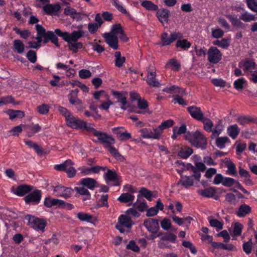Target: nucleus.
I'll return each instance as SVG.
<instances>
[{
  "label": "nucleus",
  "instance_id": "44",
  "mask_svg": "<svg viewBox=\"0 0 257 257\" xmlns=\"http://www.w3.org/2000/svg\"><path fill=\"white\" fill-rule=\"evenodd\" d=\"M68 48L70 50L72 51L73 53H77L78 49H81L83 48V44L81 42H71L68 45Z\"/></svg>",
  "mask_w": 257,
  "mask_h": 257
},
{
  "label": "nucleus",
  "instance_id": "30",
  "mask_svg": "<svg viewBox=\"0 0 257 257\" xmlns=\"http://www.w3.org/2000/svg\"><path fill=\"white\" fill-rule=\"evenodd\" d=\"M251 208L245 204L241 205L236 213L237 216L242 217L248 214L251 212Z\"/></svg>",
  "mask_w": 257,
  "mask_h": 257
},
{
  "label": "nucleus",
  "instance_id": "14",
  "mask_svg": "<svg viewBox=\"0 0 257 257\" xmlns=\"http://www.w3.org/2000/svg\"><path fill=\"white\" fill-rule=\"evenodd\" d=\"M79 184L83 186L86 187L90 190H93L97 187V182L93 178H84L80 180Z\"/></svg>",
  "mask_w": 257,
  "mask_h": 257
},
{
  "label": "nucleus",
  "instance_id": "49",
  "mask_svg": "<svg viewBox=\"0 0 257 257\" xmlns=\"http://www.w3.org/2000/svg\"><path fill=\"white\" fill-rule=\"evenodd\" d=\"M246 83V80L243 77H241L236 80L233 83L234 88L237 90H241L243 88V85Z\"/></svg>",
  "mask_w": 257,
  "mask_h": 257
},
{
  "label": "nucleus",
  "instance_id": "43",
  "mask_svg": "<svg viewBox=\"0 0 257 257\" xmlns=\"http://www.w3.org/2000/svg\"><path fill=\"white\" fill-rule=\"evenodd\" d=\"M142 6L149 11H156L158 9V6L150 1H144L142 3Z\"/></svg>",
  "mask_w": 257,
  "mask_h": 257
},
{
  "label": "nucleus",
  "instance_id": "18",
  "mask_svg": "<svg viewBox=\"0 0 257 257\" xmlns=\"http://www.w3.org/2000/svg\"><path fill=\"white\" fill-rule=\"evenodd\" d=\"M42 37L44 38V43H47L50 41L53 44H54L56 47H59L60 45L58 43V39L54 34V32L51 31H47V35Z\"/></svg>",
  "mask_w": 257,
  "mask_h": 257
},
{
  "label": "nucleus",
  "instance_id": "62",
  "mask_svg": "<svg viewBox=\"0 0 257 257\" xmlns=\"http://www.w3.org/2000/svg\"><path fill=\"white\" fill-rule=\"evenodd\" d=\"M100 27L95 23H89L87 26L88 31L91 34L95 33Z\"/></svg>",
  "mask_w": 257,
  "mask_h": 257
},
{
  "label": "nucleus",
  "instance_id": "63",
  "mask_svg": "<svg viewBox=\"0 0 257 257\" xmlns=\"http://www.w3.org/2000/svg\"><path fill=\"white\" fill-rule=\"evenodd\" d=\"M235 182L236 180L232 178L224 177L222 185L225 187H230Z\"/></svg>",
  "mask_w": 257,
  "mask_h": 257
},
{
  "label": "nucleus",
  "instance_id": "8",
  "mask_svg": "<svg viewBox=\"0 0 257 257\" xmlns=\"http://www.w3.org/2000/svg\"><path fill=\"white\" fill-rule=\"evenodd\" d=\"M74 192L71 188L66 187L62 185H57L53 189L55 196L62 197L66 199L70 197Z\"/></svg>",
  "mask_w": 257,
  "mask_h": 257
},
{
  "label": "nucleus",
  "instance_id": "11",
  "mask_svg": "<svg viewBox=\"0 0 257 257\" xmlns=\"http://www.w3.org/2000/svg\"><path fill=\"white\" fill-rule=\"evenodd\" d=\"M104 37L105 39V42L110 47L114 50H117L118 48V38L114 34H105Z\"/></svg>",
  "mask_w": 257,
  "mask_h": 257
},
{
  "label": "nucleus",
  "instance_id": "3",
  "mask_svg": "<svg viewBox=\"0 0 257 257\" xmlns=\"http://www.w3.org/2000/svg\"><path fill=\"white\" fill-rule=\"evenodd\" d=\"M24 219L28 221L27 224L35 230L44 232L47 225V222L45 219L28 214L25 216Z\"/></svg>",
  "mask_w": 257,
  "mask_h": 257
},
{
  "label": "nucleus",
  "instance_id": "34",
  "mask_svg": "<svg viewBox=\"0 0 257 257\" xmlns=\"http://www.w3.org/2000/svg\"><path fill=\"white\" fill-rule=\"evenodd\" d=\"M114 57L115 58L114 61L115 66L118 68L121 67L125 62L126 59L125 57H122L121 53L119 51H117L114 53Z\"/></svg>",
  "mask_w": 257,
  "mask_h": 257
},
{
  "label": "nucleus",
  "instance_id": "64",
  "mask_svg": "<svg viewBox=\"0 0 257 257\" xmlns=\"http://www.w3.org/2000/svg\"><path fill=\"white\" fill-rule=\"evenodd\" d=\"M174 99L172 102L174 103H178V104L182 105H187V102L179 95H175L173 96Z\"/></svg>",
  "mask_w": 257,
  "mask_h": 257
},
{
  "label": "nucleus",
  "instance_id": "23",
  "mask_svg": "<svg viewBox=\"0 0 257 257\" xmlns=\"http://www.w3.org/2000/svg\"><path fill=\"white\" fill-rule=\"evenodd\" d=\"M141 196L144 197L148 200L151 201L153 198H155L156 196L154 195L153 192L145 187H141L139 191L138 198Z\"/></svg>",
  "mask_w": 257,
  "mask_h": 257
},
{
  "label": "nucleus",
  "instance_id": "48",
  "mask_svg": "<svg viewBox=\"0 0 257 257\" xmlns=\"http://www.w3.org/2000/svg\"><path fill=\"white\" fill-rule=\"evenodd\" d=\"M227 168V173L229 175L233 176H237V173L236 169V166L235 164L231 161L229 162L226 164Z\"/></svg>",
  "mask_w": 257,
  "mask_h": 257
},
{
  "label": "nucleus",
  "instance_id": "36",
  "mask_svg": "<svg viewBox=\"0 0 257 257\" xmlns=\"http://www.w3.org/2000/svg\"><path fill=\"white\" fill-rule=\"evenodd\" d=\"M134 199V195L127 193H123L118 198V200L122 203H132Z\"/></svg>",
  "mask_w": 257,
  "mask_h": 257
},
{
  "label": "nucleus",
  "instance_id": "32",
  "mask_svg": "<svg viewBox=\"0 0 257 257\" xmlns=\"http://www.w3.org/2000/svg\"><path fill=\"white\" fill-rule=\"evenodd\" d=\"M118 177L116 172L110 169H107V172L104 174V178L106 182L108 181H116L118 180Z\"/></svg>",
  "mask_w": 257,
  "mask_h": 257
},
{
  "label": "nucleus",
  "instance_id": "35",
  "mask_svg": "<svg viewBox=\"0 0 257 257\" xmlns=\"http://www.w3.org/2000/svg\"><path fill=\"white\" fill-rule=\"evenodd\" d=\"M194 180L193 176H182L181 179L179 181V183L183 186L185 188H188L193 185Z\"/></svg>",
  "mask_w": 257,
  "mask_h": 257
},
{
  "label": "nucleus",
  "instance_id": "55",
  "mask_svg": "<svg viewBox=\"0 0 257 257\" xmlns=\"http://www.w3.org/2000/svg\"><path fill=\"white\" fill-rule=\"evenodd\" d=\"M162 240H167L174 243L176 240V236L173 233H165L164 235L161 237Z\"/></svg>",
  "mask_w": 257,
  "mask_h": 257
},
{
  "label": "nucleus",
  "instance_id": "26",
  "mask_svg": "<svg viewBox=\"0 0 257 257\" xmlns=\"http://www.w3.org/2000/svg\"><path fill=\"white\" fill-rule=\"evenodd\" d=\"M227 134L233 140H235L238 136L240 132V129L237 125L235 124L230 125L227 130Z\"/></svg>",
  "mask_w": 257,
  "mask_h": 257
},
{
  "label": "nucleus",
  "instance_id": "54",
  "mask_svg": "<svg viewBox=\"0 0 257 257\" xmlns=\"http://www.w3.org/2000/svg\"><path fill=\"white\" fill-rule=\"evenodd\" d=\"M50 109V106L47 104H42L37 107L38 112L43 115L46 114L48 113Z\"/></svg>",
  "mask_w": 257,
  "mask_h": 257
},
{
  "label": "nucleus",
  "instance_id": "19",
  "mask_svg": "<svg viewBox=\"0 0 257 257\" xmlns=\"http://www.w3.org/2000/svg\"><path fill=\"white\" fill-rule=\"evenodd\" d=\"M61 7L58 3L55 4H48L43 7L44 11L49 15H52L54 13L60 11Z\"/></svg>",
  "mask_w": 257,
  "mask_h": 257
},
{
  "label": "nucleus",
  "instance_id": "10",
  "mask_svg": "<svg viewBox=\"0 0 257 257\" xmlns=\"http://www.w3.org/2000/svg\"><path fill=\"white\" fill-rule=\"evenodd\" d=\"M187 110L191 116L198 121H201L204 118V113L201 108L195 105H191L187 108Z\"/></svg>",
  "mask_w": 257,
  "mask_h": 257
},
{
  "label": "nucleus",
  "instance_id": "58",
  "mask_svg": "<svg viewBox=\"0 0 257 257\" xmlns=\"http://www.w3.org/2000/svg\"><path fill=\"white\" fill-rule=\"evenodd\" d=\"M134 205L135 206L136 208L138 209L140 212L144 211L148 207L147 202L144 200L143 202H138V200L137 203H135Z\"/></svg>",
  "mask_w": 257,
  "mask_h": 257
},
{
  "label": "nucleus",
  "instance_id": "45",
  "mask_svg": "<svg viewBox=\"0 0 257 257\" xmlns=\"http://www.w3.org/2000/svg\"><path fill=\"white\" fill-rule=\"evenodd\" d=\"M112 5L119 11L120 12L130 16V14L126 11L125 8L123 6L121 3L119 2L118 0H112Z\"/></svg>",
  "mask_w": 257,
  "mask_h": 257
},
{
  "label": "nucleus",
  "instance_id": "27",
  "mask_svg": "<svg viewBox=\"0 0 257 257\" xmlns=\"http://www.w3.org/2000/svg\"><path fill=\"white\" fill-rule=\"evenodd\" d=\"M98 167L93 166L91 167H88L83 166L78 168V170L81 172V173L83 176L89 175L92 173L96 174L98 171Z\"/></svg>",
  "mask_w": 257,
  "mask_h": 257
},
{
  "label": "nucleus",
  "instance_id": "46",
  "mask_svg": "<svg viewBox=\"0 0 257 257\" xmlns=\"http://www.w3.org/2000/svg\"><path fill=\"white\" fill-rule=\"evenodd\" d=\"M239 19L245 22H249L252 21H256L257 18L253 14L245 12L240 16Z\"/></svg>",
  "mask_w": 257,
  "mask_h": 257
},
{
  "label": "nucleus",
  "instance_id": "53",
  "mask_svg": "<svg viewBox=\"0 0 257 257\" xmlns=\"http://www.w3.org/2000/svg\"><path fill=\"white\" fill-rule=\"evenodd\" d=\"M108 195H102L101 198L98 200L97 206L99 207H108Z\"/></svg>",
  "mask_w": 257,
  "mask_h": 257
},
{
  "label": "nucleus",
  "instance_id": "31",
  "mask_svg": "<svg viewBox=\"0 0 257 257\" xmlns=\"http://www.w3.org/2000/svg\"><path fill=\"white\" fill-rule=\"evenodd\" d=\"M7 113L9 115L10 119L12 120L15 118H22L25 116L24 112L19 110L9 109Z\"/></svg>",
  "mask_w": 257,
  "mask_h": 257
},
{
  "label": "nucleus",
  "instance_id": "16",
  "mask_svg": "<svg viewBox=\"0 0 257 257\" xmlns=\"http://www.w3.org/2000/svg\"><path fill=\"white\" fill-rule=\"evenodd\" d=\"M193 153V149L188 146H182L178 152V156L181 158L186 159Z\"/></svg>",
  "mask_w": 257,
  "mask_h": 257
},
{
  "label": "nucleus",
  "instance_id": "39",
  "mask_svg": "<svg viewBox=\"0 0 257 257\" xmlns=\"http://www.w3.org/2000/svg\"><path fill=\"white\" fill-rule=\"evenodd\" d=\"M77 216L81 221H85L87 222H91L92 219L93 218L92 215L83 212H78L77 214Z\"/></svg>",
  "mask_w": 257,
  "mask_h": 257
},
{
  "label": "nucleus",
  "instance_id": "57",
  "mask_svg": "<svg viewBox=\"0 0 257 257\" xmlns=\"http://www.w3.org/2000/svg\"><path fill=\"white\" fill-rule=\"evenodd\" d=\"M58 110L60 112V113L65 116L66 121L68 120V119L72 116V114L71 112L66 108L60 106L58 107Z\"/></svg>",
  "mask_w": 257,
  "mask_h": 257
},
{
  "label": "nucleus",
  "instance_id": "17",
  "mask_svg": "<svg viewBox=\"0 0 257 257\" xmlns=\"http://www.w3.org/2000/svg\"><path fill=\"white\" fill-rule=\"evenodd\" d=\"M62 203L63 202L62 200L52 198L50 196H48L45 198L44 205L48 208H51L53 206H56L59 208L60 204Z\"/></svg>",
  "mask_w": 257,
  "mask_h": 257
},
{
  "label": "nucleus",
  "instance_id": "28",
  "mask_svg": "<svg viewBox=\"0 0 257 257\" xmlns=\"http://www.w3.org/2000/svg\"><path fill=\"white\" fill-rule=\"evenodd\" d=\"M78 90L77 89L71 90L70 93L68 95V98L69 102L73 104H78L80 103V100L77 97Z\"/></svg>",
  "mask_w": 257,
  "mask_h": 257
},
{
  "label": "nucleus",
  "instance_id": "33",
  "mask_svg": "<svg viewBox=\"0 0 257 257\" xmlns=\"http://www.w3.org/2000/svg\"><path fill=\"white\" fill-rule=\"evenodd\" d=\"M174 124V121L172 119H168L163 121L160 125L157 127L159 132L160 133L161 136L163 133V130L169 128L173 126Z\"/></svg>",
  "mask_w": 257,
  "mask_h": 257
},
{
  "label": "nucleus",
  "instance_id": "25",
  "mask_svg": "<svg viewBox=\"0 0 257 257\" xmlns=\"http://www.w3.org/2000/svg\"><path fill=\"white\" fill-rule=\"evenodd\" d=\"M226 17L229 20L232 25L234 27H236L242 29H245V24L238 19L236 15H228L226 16Z\"/></svg>",
  "mask_w": 257,
  "mask_h": 257
},
{
  "label": "nucleus",
  "instance_id": "41",
  "mask_svg": "<svg viewBox=\"0 0 257 257\" xmlns=\"http://www.w3.org/2000/svg\"><path fill=\"white\" fill-rule=\"evenodd\" d=\"M166 67H171L173 71H178L181 68V65L176 59H171L167 63Z\"/></svg>",
  "mask_w": 257,
  "mask_h": 257
},
{
  "label": "nucleus",
  "instance_id": "29",
  "mask_svg": "<svg viewBox=\"0 0 257 257\" xmlns=\"http://www.w3.org/2000/svg\"><path fill=\"white\" fill-rule=\"evenodd\" d=\"M41 130V126L39 124H32V125L28 126L26 130L27 135L28 137H33L35 134Z\"/></svg>",
  "mask_w": 257,
  "mask_h": 257
},
{
  "label": "nucleus",
  "instance_id": "7",
  "mask_svg": "<svg viewBox=\"0 0 257 257\" xmlns=\"http://www.w3.org/2000/svg\"><path fill=\"white\" fill-rule=\"evenodd\" d=\"M208 60L211 63L217 64L222 58V54L216 47H211L208 50Z\"/></svg>",
  "mask_w": 257,
  "mask_h": 257
},
{
  "label": "nucleus",
  "instance_id": "1",
  "mask_svg": "<svg viewBox=\"0 0 257 257\" xmlns=\"http://www.w3.org/2000/svg\"><path fill=\"white\" fill-rule=\"evenodd\" d=\"M66 123L68 126L73 129L85 131L89 133H92L94 136L97 137L98 141L101 143L105 144L104 148L115 159L120 162H123L124 160V157L118 152L115 147L112 146L115 143V140L111 136L105 133L97 131L90 125H88L86 121L78 117H76L73 115L67 120Z\"/></svg>",
  "mask_w": 257,
  "mask_h": 257
},
{
  "label": "nucleus",
  "instance_id": "22",
  "mask_svg": "<svg viewBox=\"0 0 257 257\" xmlns=\"http://www.w3.org/2000/svg\"><path fill=\"white\" fill-rule=\"evenodd\" d=\"M178 40L176 43L175 46L180 50L187 51L191 46V43L186 39Z\"/></svg>",
  "mask_w": 257,
  "mask_h": 257
},
{
  "label": "nucleus",
  "instance_id": "50",
  "mask_svg": "<svg viewBox=\"0 0 257 257\" xmlns=\"http://www.w3.org/2000/svg\"><path fill=\"white\" fill-rule=\"evenodd\" d=\"M209 222L210 225L216 228V231H218L223 228V224L218 220L216 219H209Z\"/></svg>",
  "mask_w": 257,
  "mask_h": 257
},
{
  "label": "nucleus",
  "instance_id": "59",
  "mask_svg": "<svg viewBox=\"0 0 257 257\" xmlns=\"http://www.w3.org/2000/svg\"><path fill=\"white\" fill-rule=\"evenodd\" d=\"M160 224L161 227L165 230H168L171 228V220L167 218H164Z\"/></svg>",
  "mask_w": 257,
  "mask_h": 257
},
{
  "label": "nucleus",
  "instance_id": "2",
  "mask_svg": "<svg viewBox=\"0 0 257 257\" xmlns=\"http://www.w3.org/2000/svg\"><path fill=\"white\" fill-rule=\"evenodd\" d=\"M185 140L188 141L192 146L200 148L202 150L207 148V140L203 133L199 131L194 132H188L185 136Z\"/></svg>",
  "mask_w": 257,
  "mask_h": 257
},
{
  "label": "nucleus",
  "instance_id": "37",
  "mask_svg": "<svg viewBox=\"0 0 257 257\" xmlns=\"http://www.w3.org/2000/svg\"><path fill=\"white\" fill-rule=\"evenodd\" d=\"M74 190L79 194L84 195L86 197L83 198V201L90 199L91 198V194L87 188L84 187H75Z\"/></svg>",
  "mask_w": 257,
  "mask_h": 257
},
{
  "label": "nucleus",
  "instance_id": "60",
  "mask_svg": "<svg viewBox=\"0 0 257 257\" xmlns=\"http://www.w3.org/2000/svg\"><path fill=\"white\" fill-rule=\"evenodd\" d=\"M126 248L128 249H131L135 252H138L140 251V247L136 244V242L131 240L130 241L128 244H127Z\"/></svg>",
  "mask_w": 257,
  "mask_h": 257
},
{
  "label": "nucleus",
  "instance_id": "15",
  "mask_svg": "<svg viewBox=\"0 0 257 257\" xmlns=\"http://www.w3.org/2000/svg\"><path fill=\"white\" fill-rule=\"evenodd\" d=\"M157 11V17L162 23H167L169 20L170 11L166 9H161Z\"/></svg>",
  "mask_w": 257,
  "mask_h": 257
},
{
  "label": "nucleus",
  "instance_id": "5",
  "mask_svg": "<svg viewBox=\"0 0 257 257\" xmlns=\"http://www.w3.org/2000/svg\"><path fill=\"white\" fill-rule=\"evenodd\" d=\"M42 198V191L36 189L29 192L24 198L27 204L36 205L38 204Z\"/></svg>",
  "mask_w": 257,
  "mask_h": 257
},
{
  "label": "nucleus",
  "instance_id": "42",
  "mask_svg": "<svg viewBox=\"0 0 257 257\" xmlns=\"http://www.w3.org/2000/svg\"><path fill=\"white\" fill-rule=\"evenodd\" d=\"M230 142V140L227 137H218L216 140V145L220 149H223L225 147V143Z\"/></svg>",
  "mask_w": 257,
  "mask_h": 257
},
{
  "label": "nucleus",
  "instance_id": "6",
  "mask_svg": "<svg viewBox=\"0 0 257 257\" xmlns=\"http://www.w3.org/2000/svg\"><path fill=\"white\" fill-rule=\"evenodd\" d=\"M141 137L144 139L159 140L161 137L160 133L157 127L153 130L150 128H143L139 131Z\"/></svg>",
  "mask_w": 257,
  "mask_h": 257
},
{
  "label": "nucleus",
  "instance_id": "56",
  "mask_svg": "<svg viewBox=\"0 0 257 257\" xmlns=\"http://www.w3.org/2000/svg\"><path fill=\"white\" fill-rule=\"evenodd\" d=\"M243 225L239 223L235 222L233 229V232L234 236H238L241 235Z\"/></svg>",
  "mask_w": 257,
  "mask_h": 257
},
{
  "label": "nucleus",
  "instance_id": "21",
  "mask_svg": "<svg viewBox=\"0 0 257 257\" xmlns=\"http://www.w3.org/2000/svg\"><path fill=\"white\" fill-rule=\"evenodd\" d=\"M118 222L127 228H131L134 224L131 218L128 215L123 214H121L118 217Z\"/></svg>",
  "mask_w": 257,
  "mask_h": 257
},
{
  "label": "nucleus",
  "instance_id": "13",
  "mask_svg": "<svg viewBox=\"0 0 257 257\" xmlns=\"http://www.w3.org/2000/svg\"><path fill=\"white\" fill-rule=\"evenodd\" d=\"M112 95L117 99V102L121 104L120 108L123 110H126L129 106L127 103L126 97L123 95L121 92L118 91H112Z\"/></svg>",
  "mask_w": 257,
  "mask_h": 257
},
{
  "label": "nucleus",
  "instance_id": "4",
  "mask_svg": "<svg viewBox=\"0 0 257 257\" xmlns=\"http://www.w3.org/2000/svg\"><path fill=\"white\" fill-rule=\"evenodd\" d=\"M183 37L182 33L180 32H173L170 34L169 37L168 34L167 32H163L161 35L160 39L161 43L160 45L161 46H166L170 45L173 42L175 41L178 39H181Z\"/></svg>",
  "mask_w": 257,
  "mask_h": 257
},
{
  "label": "nucleus",
  "instance_id": "24",
  "mask_svg": "<svg viewBox=\"0 0 257 257\" xmlns=\"http://www.w3.org/2000/svg\"><path fill=\"white\" fill-rule=\"evenodd\" d=\"M198 193L201 196L206 198H212L216 193V188L214 187H210L204 189L199 190Z\"/></svg>",
  "mask_w": 257,
  "mask_h": 257
},
{
  "label": "nucleus",
  "instance_id": "38",
  "mask_svg": "<svg viewBox=\"0 0 257 257\" xmlns=\"http://www.w3.org/2000/svg\"><path fill=\"white\" fill-rule=\"evenodd\" d=\"M13 47L15 51L19 54H22L24 52L25 45L20 40H15L13 42Z\"/></svg>",
  "mask_w": 257,
  "mask_h": 257
},
{
  "label": "nucleus",
  "instance_id": "61",
  "mask_svg": "<svg viewBox=\"0 0 257 257\" xmlns=\"http://www.w3.org/2000/svg\"><path fill=\"white\" fill-rule=\"evenodd\" d=\"M27 59L32 63H34L37 61L36 52L33 50H29L26 55Z\"/></svg>",
  "mask_w": 257,
  "mask_h": 257
},
{
  "label": "nucleus",
  "instance_id": "52",
  "mask_svg": "<svg viewBox=\"0 0 257 257\" xmlns=\"http://www.w3.org/2000/svg\"><path fill=\"white\" fill-rule=\"evenodd\" d=\"M243 66L244 67V70L247 71L250 69H254L255 68L256 64L253 60H246L244 61Z\"/></svg>",
  "mask_w": 257,
  "mask_h": 257
},
{
  "label": "nucleus",
  "instance_id": "47",
  "mask_svg": "<svg viewBox=\"0 0 257 257\" xmlns=\"http://www.w3.org/2000/svg\"><path fill=\"white\" fill-rule=\"evenodd\" d=\"M24 142L27 146L33 148L37 154H39L42 153V149L36 143L31 140H24Z\"/></svg>",
  "mask_w": 257,
  "mask_h": 257
},
{
  "label": "nucleus",
  "instance_id": "12",
  "mask_svg": "<svg viewBox=\"0 0 257 257\" xmlns=\"http://www.w3.org/2000/svg\"><path fill=\"white\" fill-rule=\"evenodd\" d=\"M144 225L148 231L159 230V220L156 218H148L144 220Z\"/></svg>",
  "mask_w": 257,
  "mask_h": 257
},
{
  "label": "nucleus",
  "instance_id": "40",
  "mask_svg": "<svg viewBox=\"0 0 257 257\" xmlns=\"http://www.w3.org/2000/svg\"><path fill=\"white\" fill-rule=\"evenodd\" d=\"M201 122L203 124V128L205 131L208 133H211V131H212L213 123L210 119L204 117V119H202Z\"/></svg>",
  "mask_w": 257,
  "mask_h": 257
},
{
  "label": "nucleus",
  "instance_id": "51",
  "mask_svg": "<svg viewBox=\"0 0 257 257\" xmlns=\"http://www.w3.org/2000/svg\"><path fill=\"white\" fill-rule=\"evenodd\" d=\"M252 248V242L251 238L248 241L244 242L242 244L243 250L247 254H249L251 252Z\"/></svg>",
  "mask_w": 257,
  "mask_h": 257
},
{
  "label": "nucleus",
  "instance_id": "20",
  "mask_svg": "<svg viewBox=\"0 0 257 257\" xmlns=\"http://www.w3.org/2000/svg\"><path fill=\"white\" fill-rule=\"evenodd\" d=\"M156 73L155 71H148L147 74V82L150 86L158 87L160 83L156 79Z\"/></svg>",
  "mask_w": 257,
  "mask_h": 257
},
{
  "label": "nucleus",
  "instance_id": "9",
  "mask_svg": "<svg viewBox=\"0 0 257 257\" xmlns=\"http://www.w3.org/2000/svg\"><path fill=\"white\" fill-rule=\"evenodd\" d=\"M34 187L27 184H22L19 185L17 187H13L12 192L18 196H24L28 194L33 190Z\"/></svg>",
  "mask_w": 257,
  "mask_h": 257
}]
</instances>
